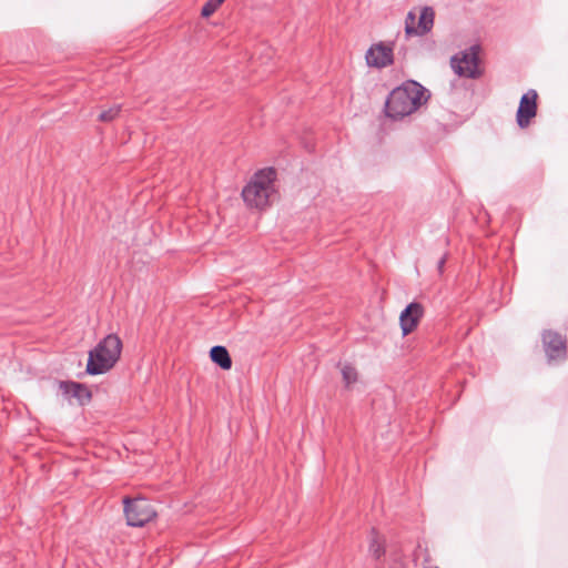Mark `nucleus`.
I'll return each mask as SVG.
<instances>
[{"label": "nucleus", "instance_id": "1", "mask_svg": "<svg viewBox=\"0 0 568 568\" xmlns=\"http://www.w3.org/2000/svg\"><path fill=\"white\" fill-rule=\"evenodd\" d=\"M428 99V91L422 84L408 80L388 94L385 113L393 120H400L417 111Z\"/></svg>", "mask_w": 568, "mask_h": 568}, {"label": "nucleus", "instance_id": "2", "mask_svg": "<svg viewBox=\"0 0 568 568\" xmlns=\"http://www.w3.org/2000/svg\"><path fill=\"white\" fill-rule=\"evenodd\" d=\"M277 173L273 168L261 169L253 174L242 190V197L251 209H266L276 195Z\"/></svg>", "mask_w": 568, "mask_h": 568}, {"label": "nucleus", "instance_id": "3", "mask_svg": "<svg viewBox=\"0 0 568 568\" xmlns=\"http://www.w3.org/2000/svg\"><path fill=\"white\" fill-rule=\"evenodd\" d=\"M122 341L116 334H108L89 352L85 372L100 375L109 372L120 359Z\"/></svg>", "mask_w": 568, "mask_h": 568}, {"label": "nucleus", "instance_id": "4", "mask_svg": "<svg viewBox=\"0 0 568 568\" xmlns=\"http://www.w3.org/2000/svg\"><path fill=\"white\" fill-rule=\"evenodd\" d=\"M479 51L480 47L474 44L470 48L455 54L450 59V65L458 77L476 79L481 75L479 71Z\"/></svg>", "mask_w": 568, "mask_h": 568}, {"label": "nucleus", "instance_id": "5", "mask_svg": "<svg viewBox=\"0 0 568 568\" xmlns=\"http://www.w3.org/2000/svg\"><path fill=\"white\" fill-rule=\"evenodd\" d=\"M123 504L124 515L129 526L143 527L156 516L152 504L145 498L131 499L125 497Z\"/></svg>", "mask_w": 568, "mask_h": 568}, {"label": "nucleus", "instance_id": "6", "mask_svg": "<svg viewBox=\"0 0 568 568\" xmlns=\"http://www.w3.org/2000/svg\"><path fill=\"white\" fill-rule=\"evenodd\" d=\"M435 12L432 7H424L420 10L417 27H415L416 14L414 11H409L405 19V34L407 38L422 37L427 34L434 26Z\"/></svg>", "mask_w": 568, "mask_h": 568}, {"label": "nucleus", "instance_id": "7", "mask_svg": "<svg viewBox=\"0 0 568 568\" xmlns=\"http://www.w3.org/2000/svg\"><path fill=\"white\" fill-rule=\"evenodd\" d=\"M545 353L549 361L567 358V341L559 333L546 329L541 334Z\"/></svg>", "mask_w": 568, "mask_h": 568}, {"label": "nucleus", "instance_id": "8", "mask_svg": "<svg viewBox=\"0 0 568 568\" xmlns=\"http://www.w3.org/2000/svg\"><path fill=\"white\" fill-rule=\"evenodd\" d=\"M368 67L383 69L394 62V49L392 43L378 42L372 44L365 54Z\"/></svg>", "mask_w": 568, "mask_h": 568}, {"label": "nucleus", "instance_id": "9", "mask_svg": "<svg viewBox=\"0 0 568 568\" xmlns=\"http://www.w3.org/2000/svg\"><path fill=\"white\" fill-rule=\"evenodd\" d=\"M537 98L536 90H528L520 98L519 105L516 113V121L520 129L529 126L530 121L537 114Z\"/></svg>", "mask_w": 568, "mask_h": 568}, {"label": "nucleus", "instance_id": "10", "mask_svg": "<svg viewBox=\"0 0 568 568\" xmlns=\"http://www.w3.org/2000/svg\"><path fill=\"white\" fill-rule=\"evenodd\" d=\"M425 308L418 302L409 303L399 315V325L404 336L410 334L424 316Z\"/></svg>", "mask_w": 568, "mask_h": 568}, {"label": "nucleus", "instance_id": "11", "mask_svg": "<svg viewBox=\"0 0 568 568\" xmlns=\"http://www.w3.org/2000/svg\"><path fill=\"white\" fill-rule=\"evenodd\" d=\"M60 388L63 390L64 394L77 398L80 402V404H84L87 402H90L91 399V392L80 383L61 382Z\"/></svg>", "mask_w": 568, "mask_h": 568}, {"label": "nucleus", "instance_id": "12", "mask_svg": "<svg viewBox=\"0 0 568 568\" xmlns=\"http://www.w3.org/2000/svg\"><path fill=\"white\" fill-rule=\"evenodd\" d=\"M210 357L212 362L219 365L222 369H230L232 367L231 356L224 346H213L210 351Z\"/></svg>", "mask_w": 568, "mask_h": 568}, {"label": "nucleus", "instance_id": "13", "mask_svg": "<svg viewBox=\"0 0 568 568\" xmlns=\"http://www.w3.org/2000/svg\"><path fill=\"white\" fill-rule=\"evenodd\" d=\"M368 551L375 559H381L385 555V540L374 528L371 530Z\"/></svg>", "mask_w": 568, "mask_h": 568}, {"label": "nucleus", "instance_id": "14", "mask_svg": "<svg viewBox=\"0 0 568 568\" xmlns=\"http://www.w3.org/2000/svg\"><path fill=\"white\" fill-rule=\"evenodd\" d=\"M341 372L346 387H349L352 384L357 382L358 373L353 365L345 364Z\"/></svg>", "mask_w": 568, "mask_h": 568}, {"label": "nucleus", "instance_id": "15", "mask_svg": "<svg viewBox=\"0 0 568 568\" xmlns=\"http://www.w3.org/2000/svg\"><path fill=\"white\" fill-rule=\"evenodd\" d=\"M120 111H121V105H119V104L113 105L110 109L102 111L99 114V120L102 122L113 121L115 118L119 116Z\"/></svg>", "mask_w": 568, "mask_h": 568}, {"label": "nucleus", "instance_id": "16", "mask_svg": "<svg viewBox=\"0 0 568 568\" xmlns=\"http://www.w3.org/2000/svg\"><path fill=\"white\" fill-rule=\"evenodd\" d=\"M223 3V0H209L204 3V6L201 9V16L203 18H209L212 16L217 8Z\"/></svg>", "mask_w": 568, "mask_h": 568}, {"label": "nucleus", "instance_id": "17", "mask_svg": "<svg viewBox=\"0 0 568 568\" xmlns=\"http://www.w3.org/2000/svg\"><path fill=\"white\" fill-rule=\"evenodd\" d=\"M445 262H446V258L445 257H442L438 263H437V268L439 271V273L443 272V268H444V265H445Z\"/></svg>", "mask_w": 568, "mask_h": 568}]
</instances>
